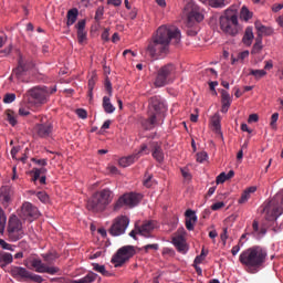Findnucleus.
<instances>
[{
	"label": "nucleus",
	"mask_w": 283,
	"mask_h": 283,
	"mask_svg": "<svg viewBox=\"0 0 283 283\" xmlns=\"http://www.w3.org/2000/svg\"><path fill=\"white\" fill-rule=\"evenodd\" d=\"M180 29L174 25H160L156 33L148 41L146 54L153 61H158L160 56L169 54L170 45H180Z\"/></svg>",
	"instance_id": "f257e3e1"
},
{
	"label": "nucleus",
	"mask_w": 283,
	"mask_h": 283,
	"mask_svg": "<svg viewBox=\"0 0 283 283\" xmlns=\"http://www.w3.org/2000/svg\"><path fill=\"white\" fill-rule=\"evenodd\" d=\"M239 261L248 269H260L266 262V250L262 247L254 245L244 250L240 254Z\"/></svg>",
	"instance_id": "f03ea898"
},
{
	"label": "nucleus",
	"mask_w": 283,
	"mask_h": 283,
	"mask_svg": "<svg viewBox=\"0 0 283 283\" xmlns=\"http://www.w3.org/2000/svg\"><path fill=\"white\" fill-rule=\"evenodd\" d=\"M109 205H112V192L108 189H104L93 195L86 203V209L93 211V213H103Z\"/></svg>",
	"instance_id": "7ed1b4c3"
},
{
	"label": "nucleus",
	"mask_w": 283,
	"mask_h": 283,
	"mask_svg": "<svg viewBox=\"0 0 283 283\" xmlns=\"http://www.w3.org/2000/svg\"><path fill=\"white\" fill-rule=\"evenodd\" d=\"M219 23L222 32L229 36H237V34L240 32L238 13L231 9L224 11V14H222L219 19Z\"/></svg>",
	"instance_id": "20e7f679"
},
{
	"label": "nucleus",
	"mask_w": 283,
	"mask_h": 283,
	"mask_svg": "<svg viewBox=\"0 0 283 283\" xmlns=\"http://www.w3.org/2000/svg\"><path fill=\"white\" fill-rule=\"evenodd\" d=\"M174 78H176V65L168 63L157 71L154 85L155 87H165V85L174 83Z\"/></svg>",
	"instance_id": "39448f33"
},
{
	"label": "nucleus",
	"mask_w": 283,
	"mask_h": 283,
	"mask_svg": "<svg viewBox=\"0 0 283 283\" xmlns=\"http://www.w3.org/2000/svg\"><path fill=\"white\" fill-rule=\"evenodd\" d=\"M24 266L27 269H30V265L32 269L35 270V273H48L49 275H56L61 269L59 266H50L39 258L30 256L27 260L23 261Z\"/></svg>",
	"instance_id": "423d86ee"
},
{
	"label": "nucleus",
	"mask_w": 283,
	"mask_h": 283,
	"mask_svg": "<svg viewBox=\"0 0 283 283\" xmlns=\"http://www.w3.org/2000/svg\"><path fill=\"white\" fill-rule=\"evenodd\" d=\"M143 200V196L138 192H128L124 193L118 200L114 203V211H119L123 207H127L128 209H134Z\"/></svg>",
	"instance_id": "0eeeda50"
},
{
	"label": "nucleus",
	"mask_w": 283,
	"mask_h": 283,
	"mask_svg": "<svg viewBox=\"0 0 283 283\" xmlns=\"http://www.w3.org/2000/svg\"><path fill=\"white\" fill-rule=\"evenodd\" d=\"M54 92H56V87L49 88L46 86H35L29 91V96L35 105H45L48 98H50V95L54 94Z\"/></svg>",
	"instance_id": "6e6552de"
},
{
	"label": "nucleus",
	"mask_w": 283,
	"mask_h": 283,
	"mask_svg": "<svg viewBox=\"0 0 283 283\" xmlns=\"http://www.w3.org/2000/svg\"><path fill=\"white\" fill-rule=\"evenodd\" d=\"M263 213H265V219L269 222H273V220H277L280 216L283 213V196L281 197V201H270L263 206Z\"/></svg>",
	"instance_id": "1a4fd4ad"
},
{
	"label": "nucleus",
	"mask_w": 283,
	"mask_h": 283,
	"mask_svg": "<svg viewBox=\"0 0 283 283\" xmlns=\"http://www.w3.org/2000/svg\"><path fill=\"white\" fill-rule=\"evenodd\" d=\"M136 255V250L134 249V245H124L122 247L116 254L112 259V263L115 264V266H123L127 260L130 258H134Z\"/></svg>",
	"instance_id": "9d476101"
},
{
	"label": "nucleus",
	"mask_w": 283,
	"mask_h": 283,
	"mask_svg": "<svg viewBox=\"0 0 283 283\" xmlns=\"http://www.w3.org/2000/svg\"><path fill=\"white\" fill-rule=\"evenodd\" d=\"M8 233L12 242H17L18 240H21L23 235H25V232L23 231V223H21V220H19L17 217L9 219Z\"/></svg>",
	"instance_id": "9b49d317"
},
{
	"label": "nucleus",
	"mask_w": 283,
	"mask_h": 283,
	"mask_svg": "<svg viewBox=\"0 0 283 283\" xmlns=\"http://www.w3.org/2000/svg\"><path fill=\"white\" fill-rule=\"evenodd\" d=\"M33 132L39 138H50L54 132V124L45 116L41 117L40 123L35 124Z\"/></svg>",
	"instance_id": "f8f14e48"
},
{
	"label": "nucleus",
	"mask_w": 283,
	"mask_h": 283,
	"mask_svg": "<svg viewBox=\"0 0 283 283\" xmlns=\"http://www.w3.org/2000/svg\"><path fill=\"white\" fill-rule=\"evenodd\" d=\"M129 227V219L127 216H119L114 219L112 227L109 228L111 235L118 237L123 235Z\"/></svg>",
	"instance_id": "ddd939ff"
},
{
	"label": "nucleus",
	"mask_w": 283,
	"mask_h": 283,
	"mask_svg": "<svg viewBox=\"0 0 283 283\" xmlns=\"http://www.w3.org/2000/svg\"><path fill=\"white\" fill-rule=\"evenodd\" d=\"M19 216L22 220L34 222L39 218V208L27 201L22 205Z\"/></svg>",
	"instance_id": "4468645a"
},
{
	"label": "nucleus",
	"mask_w": 283,
	"mask_h": 283,
	"mask_svg": "<svg viewBox=\"0 0 283 283\" xmlns=\"http://www.w3.org/2000/svg\"><path fill=\"white\" fill-rule=\"evenodd\" d=\"M148 103V112H154L157 117L167 112V105L158 95L150 97Z\"/></svg>",
	"instance_id": "2eb2a0df"
},
{
	"label": "nucleus",
	"mask_w": 283,
	"mask_h": 283,
	"mask_svg": "<svg viewBox=\"0 0 283 283\" xmlns=\"http://www.w3.org/2000/svg\"><path fill=\"white\" fill-rule=\"evenodd\" d=\"M143 154H149V148L147 147V144H143L137 153L129 155L127 157H122L118 164L120 167H129V165H134V163L138 160V158L143 156Z\"/></svg>",
	"instance_id": "dca6fc26"
},
{
	"label": "nucleus",
	"mask_w": 283,
	"mask_h": 283,
	"mask_svg": "<svg viewBox=\"0 0 283 283\" xmlns=\"http://www.w3.org/2000/svg\"><path fill=\"white\" fill-rule=\"evenodd\" d=\"M185 228L178 230V234L172 238V244L179 253H187V241L185 240Z\"/></svg>",
	"instance_id": "f3484780"
},
{
	"label": "nucleus",
	"mask_w": 283,
	"mask_h": 283,
	"mask_svg": "<svg viewBox=\"0 0 283 283\" xmlns=\"http://www.w3.org/2000/svg\"><path fill=\"white\" fill-rule=\"evenodd\" d=\"M10 274L14 280H18V282H28L30 277V271L23 266H11Z\"/></svg>",
	"instance_id": "a211bd4d"
},
{
	"label": "nucleus",
	"mask_w": 283,
	"mask_h": 283,
	"mask_svg": "<svg viewBox=\"0 0 283 283\" xmlns=\"http://www.w3.org/2000/svg\"><path fill=\"white\" fill-rule=\"evenodd\" d=\"M12 198H14V188L10 186H2L0 188V202L4 207H8L10 202H12Z\"/></svg>",
	"instance_id": "6ab92c4d"
},
{
	"label": "nucleus",
	"mask_w": 283,
	"mask_h": 283,
	"mask_svg": "<svg viewBox=\"0 0 283 283\" xmlns=\"http://www.w3.org/2000/svg\"><path fill=\"white\" fill-rule=\"evenodd\" d=\"M151 156L157 163L165 160V153L163 151V144L158 142L150 143Z\"/></svg>",
	"instance_id": "aec40b11"
},
{
	"label": "nucleus",
	"mask_w": 283,
	"mask_h": 283,
	"mask_svg": "<svg viewBox=\"0 0 283 283\" xmlns=\"http://www.w3.org/2000/svg\"><path fill=\"white\" fill-rule=\"evenodd\" d=\"M142 127L146 130H151L158 125V116L154 112H148V118L142 119Z\"/></svg>",
	"instance_id": "412c9836"
},
{
	"label": "nucleus",
	"mask_w": 283,
	"mask_h": 283,
	"mask_svg": "<svg viewBox=\"0 0 283 283\" xmlns=\"http://www.w3.org/2000/svg\"><path fill=\"white\" fill-rule=\"evenodd\" d=\"M156 229V222L154 221H146L142 224V227H138V234L144 235V238H149V233Z\"/></svg>",
	"instance_id": "4be33fe9"
},
{
	"label": "nucleus",
	"mask_w": 283,
	"mask_h": 283,
	"mask_svg": "<svg viewBox=\"0 0 283 283\" xmlns=\"http://www.w3.org/2000/svg\"><path fill=\"white\" fill-rule=\"evenodd\" d=\"M85 20H80L75 28L77 30V41L78 43H83L87 41V31L85 30Z\"/></svg>",
	"instance_id": "5701e85b"
},
{
	"label": "nucleus",
	"mask_w": 283,
	"mask_h": 283,
	"mask_svg": "<svg viewBox=\"0 0 283 283\" xmlns=\"http://www.w3.org/2000/svg\"><path fill=\"white\" fill-rule=\"evenodd\" d=\"M198 217H196V212L193 210L186 211V229L188 231H193V222H197Z\"/></svg>",
	"instance_id": "b1692460"
},
{
	"label": "nucleus",
	"mask_w": 283,
	"mask_h": 283,
	"mask_svg": "<svg viewBox=\"0 0 283 283\" xmlns=\"http://www.w3.org/2000/svg\"><path fill=\"white\" fill-rule=\"evenodd\" d=\"M252 234L254 238H262V235H266V229L264 227H260L258 220L252 222Z\"/></svg>",
	"instance_id": "393cba45"
},
{
	"label": "nucleus",
	"mask_w": 283,
	"mask_h": 283,
	"mask_svg": "<svg viewBox=\"0 0 283 283\" xmlns=\"http://www.w3.org/2000/svg\"><path fill=\"white\" fill-rule=\"evenodd\" d=\"M66 19H67L66 21L67 28H70L71 25H74V23H76V19H78V9L76 8L70 9L67 11Z\"/></svg>",
	"instance_id": "a878e982"
},
{
	"label": "nucleus",
	"mask_w": 283,
	"mask_h": 283,
	"mask_svg": "<svg viewBox=\"0 0 283 283\" xmlns=\"http://www.w3.org/2000/svg\"><path fill=\"white\" fill-rule=\"evenodd\" d=\"M96 277H98L96 273L88 272L84 277L69 281V283H92V282H96Z\"/></svg>",
	"instance_id": "bb28decb"
},
{
	"label": "nucleus",
	"mask_w": 283,
	"mask_h": 283,
	"mask_svg": "<svg viewBox=\"0 0 283 283\" xmlns=\"http://www.w3.org/2000/svg\"><path fill=\"white\" fill-rule=\"evenodd\" d=\"M25 72H28V69L23 65V60H20L18 67L12 71L11 78L12 76H17L18 80L21 81V76H23Z\"/></svg>",
	"instance_id": "cd10ccee"
},
{
	"label": "nucleus",
	"mask_w": 283,
	"mask_h": 283,
	"mask_svg": "<svg viewBox=\"0 0 283 283\" xmlns=\"http://www.w3.org/2000/svg\"><path fill=\"white\" fill-rule=\"evenodd\" d=\"M4 116H6V120L11 124L12 127H14L18 123L17 118H18V115L17 113H14V111L12 109H7L4 112Z\"/></svg>",
	"instance_id": "c85d7f7f"
},
{
	"label": "nucleus",
	"mask_w": 283,
	"mask_h": 283,
	"mask_svg": "<svg viewBox=\"0 0 283 283\" xmlns=\"http://www.w3.org/2000/svg\"><path fill=\"white\" fill-rule=\"evenodd\" d=\"M253 39H254L253 28L248 27L245 29V32H244V35H243V39H242L244 45H251V43H253Z\"/></svg>",
	"instance_id": "c756f323"
},
{
	"label": "nucleus",
	"mask_w": 283,
	"mask_h": 283,
	"mask_svg": "<svg viewBox=\"0 0 283 283\" xmlns=\"http://www.w3.org/2000/svg\"><path fill=\"white\" fill-rule=\"evenodd\" d=\"M264 45H262V34H259L255 38V43L253 44L251 54H260V52H262Z\"/></svg>",
	"instance_id": "7c9ffc66"
},
{
	"label": "nucleus",
	"mask_w": 283,
	"mask_h": 283,
	"mask_svg": "<svg viewBox=\"0 0 283 283\" xmlns=\"http://www.w3.org/2000/svg\"><path fill=\"white\" fill-rule=\"evenodd\" d=\"M103 108L106 114H114L116 112V107L112 105V102L109 101V97L104 96L103 97Z\"/></svg>",
	"instance_id": "2f4dec72"
},
{
	"label": "nucleus",
	"mask_w": 283,
	"mask_h": 283,
	"mask_svg": "<svg viewBox=\"0 0 283 283\" xmlns=\"http://www.w3.org/2000/svg\"><path fill=\"white\" fill-rule=\"evenodd\" d=\"M31 174L33 175V182H36V180H39V178H41V176H45L48 174V169L42 167V168H33L31 170Z\"/></svg>",
	"instance_id": "473e14b6"
},
{
	"label": "nucleus",
	"mask_w": 283,
	"mask_h": 283,
	"mask_svg": "<svg viewBox=\"0 0 283 283\" xmlns=\"http://www.w3.org/2000/svg\"><path fill=\"white\" fill-rule=\"evenodd\" d=\"M42 258L44 262H46V264H53L54 262H56V260H59V253L56 252L45 253V254H42Z\"/></svg>",
	"instance_id": "72a5a7b5"
},
{
	"label": "nucleus",
	"mask_w": 283,
	"mask_h": 283,
	"mask_svg": "<svg viewBox=\"0 0 283 283\" xmlns=\"http://www.w3.org/2000/svg\"><path fill=\"white\" fill-rule=\"evenodd\" d=\"M93 271L101 273V275H104L105 277H109V271H106L105 265L93 263Z\"/></svg>",
	"instance_id": "f704fd0d"
},
{
	"label": "nucleus",
	"mask_w": 283,
	"mask_h": 283,
	"mask_svg": "<svg viewBox=\"0 0 283 283\" xmlns=\"http://www.w3.org/2000/svg\"><path fill=\"white\" fill-rule=\"evenodd\" d=\"M249 76H254L256 80H260L263 78V76H266V71L250 69Z\"/></svg>",
	"instance_id": "c9c22d12"
},
{
	"label": "nucleus",
	"mask_w": 283,
	"mask_h": 283,
	"mask_svg": "<svg viewBox=\"0 0 283 283\" xmlns=\"http://www.w3.org/2000/svg\"><path fill=\"white\" fill-rule=\"evenodd\" d=\"M221 104L231 105V95L226 90H221Z\"/></svg>",
	"instance_id": "e433bc0d"
},
{
	"label": "nucleus",
	"mask_w": 283,
	"mask_h": 283,
	"mask_svg": "<svg viewBox=\"0 0 283 283\" xmlns=\"http://www.w3.org/2000/svg\"><path fill=\"white\" fill-rule=\"evenodd\" d=\"M208 253H209L208 251H205V249H202L200 255H197L195 258L193 264H202V262H205Z\"/></svg>",
	"instance_id": "4c0bfd02"
},
{
	"label": "nucleus",
	"mask_w": 283,
	"mask_h": 283,
	"mask_svg": "<svg viewBox=\"0 0 283 283\" xmlns=\"http://www.w3.org/2000/svg\"><path fill=\"white\" fill-rule=\"evenodd\" d=\"M211 123H212L213 129L217 132H220L221 125H220V115L219 114L213 115Z\"/></svg>",
	"instance_id": "58836bf2"
},
{
	"label": "nucleus",
	"mask_w": 283,
	"mask_h": 283,
	"mask_svg": "<svg viewBox=\"0 0 283 283\" xmlns=\"http://www.w3.org/2000/svg\"><path fill=\"white\" fill-rule=\"evenodd\" d=\"M0 262H4V264H12L13 258L10 253L4 252L0 254Z\"/></svg>",
	"instance_id": "ea45409f"
},
{
	"label": "nucleus",
	"mask_w": 283,
	"mask_h": 283,
	"mask_svg": "<svg viewBox=\"0 0 283 283\" xmlns=\"http://www.w3.org/2000/svg\"><path fill=\"white\" fill-rule=\"evenodd\" d=\"M189 17H190V19H195V21H197V23H200L201 21L205 20V15H202V13H200L198 11H191Z\"/></svg>",
	"instance_id": "a19ab883"
},
{
	"label": "nucleus",
	"mask_w": 283,
	"mask_h": 283,
	"mask_svg": "<svg viewBox=\"0 0 283 283\" xmlns=\"http://www.w3.org/2000/svg\"><path fill=\"white\" fill-rule=\"evenodd\" d=\"M240 17H241V19H243L244 21H249V19H251V17H253V14L251 13V11H249V10L247 9V7H242Z\"/></svg>",
	"instance_id": "79ce46f5"
},
{
	"label": "nucleus",
	"mask_w": 283,
	"mask_h": 283,
	"mask_svg": "<svg viewBox=\"0 0 283 283\" xmlns=\"http://www.w3.org/2000/svg\"><path fill=\"white\" fill-rule=\"evenodd\" d=\"M154 175H149V174H145L144 176V187H147L149 189V187H151V185H154Z\"/></svg>",
	"instance_id": "37998d69"
},
{
	"label": "nucleus",
	"mask_w": 283,
	"mask_h": 283,
	"mask_svg": "<svg viewBox=\"0 0 283 283\" xmlns=\"http://www.w3.org/2000/svg\"><path fill=\"white\" fill-rule=\"evenodd\" d=\"M17 101V95L14 93H7L3 97V103L7 105L10 103H14Z\"/></svg>",
	"instance_id": "c03bdc74"
},
{
	"label": "nucleus",
	"mask_w": 283,
	"mask_h": 283,
	"mask_svg": "<svg viewBox=\"0 0 283 283\" xmlns=\"http://www.w3.org/2000/svg\"><path fill=\"white\" fill-rule=\"evenodd\" d=\"M103 14H105V8L98 7L96 9L95 17H94L96 23H98V21H101L103 19Z\"/></svg>",
	"instance_id": "a18cd8bd"
},
{
	"label": "nucleus",
	"mask_w": 283,
	"mask_h": 283,
	"mask_svg": "<svg viewBox=\"0 0 283 283\" xmlns=\"http://www.w3.org/2000/svg\"><path fill=\"white\" fill-rule=\"evenodd\" d=\"M280 118V114L279 113H274L271 116V122H270V127L272 129H277V119Z\"/></svg>",
	"instance_id": "49530a36"
},
{
	"label": "nucleus",
	"mask_w": 283,
	"mask_h": 283,
	"mask_svg": "<svg viewBox=\"0 0 283 283\" xmlns=\"http://www.w3.org/2000/svg\"><path fill=\"white\" fill-rule=\"evenodd\" d=\"M6 230V212L0 209V233Z\"/></svg>",
	"instance_id": "de8ad7c7"
},
{
	"label": "nucleus",
	"mask_w": 283,
	"mask_h": 283,
	"mask_svg": "<svg viewBox=\"0 0 283 283\" xmlns=\"http://www.w3.org/2000/svg\"><path fill=\"white\" fill-rule=\"evenodd\" d=\"M36 198H39L41 202H50V196H48V192L45 191L38 192Z\"/></svg>",
	"instance_id": "09e8293b"
},
{
	"label": "nucleus",
	"mask_w": 283,
	"mask_h": 283,
	"mask_svg": "<svg viewBox=\"0 0 283 283\" xmlns=\"http://www.w3.org/2000/svg\"><path fill=\"white\" fill-rule=\"evenodd\" d=\"M249 198H251V195L247 190H244L243 193L241 195V198L239 199L238 203L247 205V202L249 201Z\"/></svg>",
	"instance_id": "8fccbe9b"
},
{
	"label": "nucleus",
	"mask_w": 283,
	"mask_h": 283,
	"mask_svg": "<svg viewBox=\"0 0 283 283\" xmlns=\"http://www.w3.org/2000/svg\"><path fill=\"white\" fill-rule=\"evenodd\" d=\"M29 280H31L32 282H36V283H42L43 276L39 275V274H34L32 272L29 273Z\"/></svg>",
	"instance_id": "3c124183"
},
{
	"label": "nucleus",
	"mask_w": 283,
	"mask_h": 283,
	"mask_svg": "<svg viewBox=\"0 0 283 283\" xmlns=\"http://www.w3.org/2000/svg\"><path fill=\"white\" fill-rule=\"evenodd\" d=\"M212 8H224V0H208Z\"/></svg>",
	"instance_id": "603ef678"
},
{
	"label": "nucleus",
	"mask_w": 283,
	"mask_h": 283,
	"mask_svg": "<svg viewBox=\"0 0 283 283\" xmlns=\"http://www.w3.org/2000/svg\"><path fill=\"white\" fill-rule=\"evenodd\" d=\"M32 163H34V165H39V167H48V159L32 158Z\"/></svg>",
	"instance_id": "864d4df0"
},
{
	"label": "nucleus",
	"mask_w": 283,
	"mask_h": 283,
	"mask_svg": "<svg viewBox=\"0 0 283 283\" xmlns=\"http://www.w3.org/2000/svg\"><path fill=\"white\" fill-rule=\"evenodd\" d=\"M227 172H221L218 177H217V185H222L223 182H227Z\"/></svg>",
	"instance_id": "5fc2aeb1"
},
{
	"label": "nucleus",
	"mask_w": 283,
	"mask_h": 283,
	"mask_svg": "<svg viewBox=\"0 0 283 283\" xmlns=\"http://www.w3.org/2000/svg\"><path fill=\"white\" fill-rule=\"evenodd\" d=\"M207 158H208V155L205 151L197 154V163H205V160H207Z\"/></svg>",
	"instance_id": "6e6d98bb"
},
{
	"label": "nucleus",
	"mask_w": 283,
	"mask_h": 283,
	"mask_svg": "<svg viewBox=\"0 0 283 283\" xmlns=\"http://www.w3.org/2000/svg\"><path fill=\"white\" fill-rule=\"evenodd\" d=\"M76 114H77L78 118H83V119L87 118V111L86 109L77 108Z\"/></svg>",
	"instance_id": "4d7b16f0"
},
{
	"label": "nucleus",
	"mask_w": 283,
	"mask_h": 283,
	"mask_svg": "<svg viewBox=\"0 0 283 283\" xmlns=\"http://www.w3.org/2000/svg\"><path fill=\"white\" fill-rule=\"evenodd\" d=\"M143 249H144V251H145L146 253H149V249H153V251H158V244H157V243L147 244V245H145Z\"/></svg>",
	"instance_id": "13d9d810"
},
{
	"label": "nucleus",
	"mask_w": 283,
	"mask_h": 283,
	"mask_svg": "<svg viewBox=\"0 0 283 283\" xmlns=\"http://www.w3.org/2000/svg\"><path fill=\"white\" fill-rule=\"evenodd\" d=\"M256 30L260 32L259 34H269L270 29L265 25H256Z\"/></svg>",
	"instance_id": "bf43d9fd"
},
{
	"label": "nucleus",
	"mask_w": 283,
	"mask_h": 283,
	"mask_svg": "<svg viewBox=\"0 0 283 283\" xmlns=\"http://www.w3.org/2000/svg\"><path fill=\"white\" fill-rule=\"evenodd\" d=\"M224 207V202L219 201L211 206L212 211H219V209H222Z\"/></svg>",
	"instance_id": "052dcab7"
},
{
	"label": "nucleus",
	"mask_w": 283,
	"mask_h": 283,
	"mask_svg": "<svg viewBox=\"0 0 283 283\" xmlns=\"http://www.w3.org/2000/svg\"><path fill=\"white\" fill-rule=\"evenodd\" d=\"M244 59H249V51H242L238 54V61H244Z\"/></svg>",
	"instance_id": "680f3d73"
},
{
	"label": "nucleus",
	"mask_w": 283,
	"mask_h": 283,
	"mask_svg": "<svg viewBox=\"0 0 283 283\" xmlns=\"http://www.w3.org/2000/svg\"><path fill=\"white\" fill-rule=\"evenodd\" d=\"M96 85V76H92L90 80H88V90H94V86Z\"/></svg>",
	"instance_id": "e2e57ef3"
},
{
	"label": "nucleus",
	"mask_w": 283,
	"mask_h": 283,
	"mask_svg": "<svg viewBox=\"0 0 283 283\" xmlns=\"http://www.w3.org/2000/svg\"><path fill=\"white\" fill-rule=\"evenodd\" d=\"M258 120H260L258 114H251L248 118V123H258Z\"/></svg>",
	"instance_id": "0e129e2a"
},
{
	"label": "nucleus",
	"mask_w": 283,
	"mask_h": 283,
	"mask_svg": "<svg viewBox=\"0 0 283 283\" xmlns=\"http://www.w3.org/2000/svg\"><path fill=\"white\" fill-rule=\"evenodd\" d=\"M19 115L20 116H30V109H28L25 107H20L19 108Z\"/></svg>",
	"instance_id": "69168bd1"
},
{
	"label": "nucleus",
	"mask_w": 283,
	"mask_h": 283,
	"mask_svg": "<svg viewBox=\"0 0 283 283\" xmlns=\"http://www.w3.org/2000/svg\"><path fill=\"white\" fill-rule=\"evenodd\" d=\"M103 41H109V29H104L102 33Z\"/></svg>",
	"instance_id": "338daca9"
},
{
	"label": "nucleus",
	"mask_w": 283,
	"mask_h": 283,
	"mask_svg": "<svg viewBox=\"0 0 283 283\" xmlns=\"http://www.w3.org/2000/svg\"><path fill=\"white\" fill-rule=\"evenodd\" d=\"M283 9V2L282 3H276L272 7L273 12H280V10Z\"/></svg>",
	"instance_id": "774afa93"
}]
</instances>
